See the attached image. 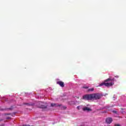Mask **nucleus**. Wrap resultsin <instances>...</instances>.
<instances>
[{
  "instance_id": "f257e3e1",
  "label": "nucleus",
  "mask_w": 126,
  "mask_h": 126,
  "mask_svg": "<svg viewBox=\"0 0 126 126\" xmlns=\"http://www.w3.org/2000/svg\"><path fill=\"white\" fill-rule=\"evenodd\" d=\"M103 95L99 93L93 94H86L83 96V99L86 100H92L94 99V100H99L100 98H102Z\"/></svg>"
},
{
  "instance_id": "f03ea898",
  "label": "nucleus",
  "mask_w": 126,
  "mask_h": 126,
  "mask_svg": "<svg viewBox=\"0 0 126 126\" xmlns=\"http://www.w3.org/2000/svg\"><path fill=\"white\" fill-rule=\"evenodd\" d=\"M109 81H115V78H112V77H109V78L104 80V82L100 84L99 86H103V85H105V86H106V87L113 86V85H114V82L110 83H106L109 82Z\"/></svg>"
},
{
  "instance_id": "7ed1b4c3",
  "label": "nucleus",
  "mask_w": 126,
  "mask_h": 126,
  "mask_svg": "<svg viewBox=\"0 0 126 126\" xmlns=\"http://www.w3.org/2000/svg\"><path fill=\"white\" fill-rule=\"evenodd\" d=\"M105 122L107 124H110L113 122V119L111 118H107L106 119Z\"/></svg>"
},
{
  "instance_id": "20e7f679",
  "label": "nucleus",
  "mask_w": 126,
  "mask_h": 126,
  "mask_svg": "<svg viewBox=\"0 0 126 126\" xmlns=\"http://www.w3.org/2000/svg\"><path fill=\"white\" fill-rule=\"evenodd\" d=\"M57 84H58L61 87H64V83L63 81H57Z\"/></svg>"
},
{
  "instance_id": "39448f33",
  "label": "nucleus",
  "mask_w": 126,
  "mask_h": 126,
  "mask_svg": "<svg viewBox=\"0 0 126 126\" xmlns=\"http://www.w3.org/2000/svg\"><path fill=\"white\" fill-rule=\"evenodd\" d=\"M51 107H61L62 104H59L58 103H51Z\"/></svg>"
},
{
  "instance_id": "423d86ee",
  "label": "nucleus",
  "mask_w": 126,
  "mask_h": 126,
  "mask_svg": "<svg viewBox=\"0 0 126 126\" xmlns=\"http://www.w3.org/2000/svg\"><path fill=\"white\" fill-rule=\"evenodd\" d=\"M83 111H88V112H89L91 110V109H90L89 107H85L83 108Z\"/></svg>"
},
{
  "instance_id": "0eeeda50",
  "label": "nucleus",
  "mask_w": 126,
  "mask_h": 126,
  "mask_svg": "<svg viewBox=\"0 0 126 126\" xmlns=\"http://www.w3.org/2000/svg\"><path fill=\"white\" fill-rule=\"evenodd\" d=\"M39 108H40L41 109H46L47 108V106L44 105H41L40 106H39Z\"/></svg>"
},
{
  "instance_id": "6e6552de",
  "label": "nucleus",
  "mask_w": 126,
  "mask_h": 126,
  "mask_svg": "<svg viewBox=\"0 0 126 126\" xmlns=\"http://www.w3.org/2000/svg\"><path fill=\"white\" fill-rule=\"evenodd\" d=\"M88 91L89 92H92L93 91H94V88H92L91 89H89Z\"/></svg>"
},
{
  "instance_id": "1a4fd4ad",
  "label": "nucleus",
  "mask_w": 126,
  "mask_h": 126,
  "mask_svg": "<svg viewBox=\"0 0 126 126\" xmlns=\"http://www.w3.org/2000/svg\"><path fill=\"white\" fill-rule=\"evenodd\" d=\"M83 88H84L85 89H88L89 87H83Z\"/></svg>"
},
{
  "instance_id": "9d476101",
  "label": "nucleus",
  "mask_w": 126,
  "mask_h": 126,
  "mask_svg": "<svg viewBox=\"0 0 126 126\" xmlns=\"http://www.w3.org/2000/svg\"><path fill=\"white\" fill-rule=\"evenodd\" d=\"M77 109H78V110H80V106H77Z\"/></svg>"
},
{
  "instance_id": "9b49d317",
  "label": "nucleus",
  "mask_w": 126,
  "mask_h": 126,
  "mask_svg": "<svg viewBox=\"0 0 126 126\" xmlns=\"http://www.w3.org/2000/svg\"><path fill=\"white\" fill-rule=\"evenodd\" d=\"M63 108L64 110H65V109H66V107H65V106H63Z\"/></svg>"
},
{
  "instance_id": "f8f14e48",
  "label": "nucleus",
  "mask_w": 126,
  "mask_h": 126,
  "mask_svg": "<svg viewBox=\"0 0 126 126\" xmlns=\"http://www.w3.org/2000/svg\"><path fill=\"white\" fill-rule=\"evenodd\" d=\"M6 120H10L11 118L10 117H7Z\"/></svg>"
},
{
  "instance_id": "ddd939ff",
  "label": "nucleus",
  "mask_w": 126,
  "mask_h": 126,
  "mask_svg": "<svg viewBox=\"0 0 126 126\" xmlns=\"http://www.w3.org/2000/svg\"><path fill=\"white\" fill-rule=\"evenodd\" d=\"M23 126H30V125H23Z\"/></svg>"
},
{
  "instance_id": "4468645a",
  "label": "nucleus",
  "mask_w": 126,
  "mask_h": 126,
  "mask_svg": "<svg viewBox=\"0 0 126 126\" xmlns=\"http://www.w3.org/2000/svg\"><path fill=\"white\" fill-rule=\"evenodd\" d=\"M114 126H121V125L119 124H115Z\"/></svg>"
},
{
  "instance_id": "2eb2a0df",
  "label": "nucleus",
  "mask_w": 126,
  "mask_h": 126,
  "mask_svg": "<svg viewBox=\"0 0 126 126\" xmlns=\"http://www.w3.org/2000/svg\"><path fill=\"white\" fill-rule=\"evenodd\" d=\"M113 112L115 114H117V112L116 111H113Z\"/></svg>"
},
{
  "instance_id": "dca6fc26",
  "label": "nucleus",
  "mask_w": 126,
  "mask_h": 126,
  "mask_svg": "<svg viewBox=\"0 0 126 126\" xmlns=\"http://www.w3.org/2000/svg\"><path fill=\"white\" fill-rule=\"evenodd\" d=\"M115 77H116V78H119V76H115Z\"/></svg>"
},
{
  "instance_id": "f3484780",
  "label": "nucleus",
  "mask_w": 126,
  "mask_h": 126,
  "mask_svg": "<svg viewBox=\"0 0 126 126\" xmlns=\"http://www.w3.org/2000/svg\"><path fill=\"white\" fill-rule=\"evenodd\" d=\"M5 115H11V114H10V113H8V114H6Z\"/></svg>"
},
{
  "instance_id": "a211bd4d",
  "label": "nucleus",
  "mask_w": 126,
  "mask_h": 126,
  "mask_svg": "<svg viewBox=\"0 0 126 126\" xmlns=\"http://www.w3.org/2000/svg\"><path fill=\"white\" fill-rule=\"evenodd\" d=\"M25 105H29V103H25Z\"/></svg>"
},
{
  "instance_id": "6ab92c4d",
  "label": "nucleus",
  "mask_w": 126,
  "mask_h": 126,
  "mask_svg": "<svg viewBox=\"0 0 126 126\" xmlns=\"http://www.w3.org/2000/svg\"><path fill=\"white\" fill-rule=\"evenodd\" d=\"M9 110H11V108H9Z\"/></svg>"
},
{
  "instance_id": "aec40b11",
  "label": "nucleus",
  "mask_w": 126,
  "mask_h": 126,
  "mask_svg": "<svg viewBox=\"0 0 126 126\" xmlns=\"http://www.w3.org/2000/svg\"><path fill=\"white\" fill-rule=\"evenodd\" d=\"M81 126H82V125H81Z\"/></svg>"
}]
</instances>
